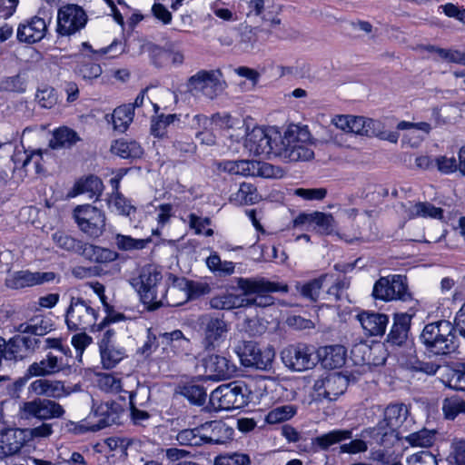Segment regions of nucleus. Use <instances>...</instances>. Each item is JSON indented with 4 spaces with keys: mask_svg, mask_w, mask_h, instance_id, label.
Instances as JSON below:
<instances>
[{
    "mask_svg": "<svg viewBox=\"0 0 465 465\" xmlns=\"http://www.w3.org/2000/svg\"><path fill=\"white\" fill-rule=\"evenodd\" d=\"M162 273L152 265L143 268L140 273L139 294L149 310H156L164 303L173 306L182 303L168 299L167 295L176 294L178 288L177 286L167 288L166 284L162 282Z\"/></svg>",
    "mask_w": 465,
    "mask_h": 465,
    "instance_id": "3",
    "label": "nucleus"
},
{
    "mask_svg": "<svg viewBox=\"0 0 465 465\" xmlns=\"http://www.w3.org/2000/svg\"><path fill=\"white\" fill-rule=\"evenodd\" d=\"M312 134L307 125H290L281 137L277 157L288 162L308 161L313 158L314 152L311 148Z\"/></svg>",
    "mask_w": 465,
    "mask_h": 465,
    "instance_id": "5",
    "label": "nucleus"
},
{
    "mask_svg": "<svg viewBox=\"0 0 465 465\" xmlns=\"http://www.w3.org/2000/svg\"><path fill=\"white\" fill-rule=\"evenodd\" d=\"M298 407L292 404L281 405L271 410L265 420L269 424H277L292 419L297 413Z\"/></svg>",
    "mask_w": 465,
    "mask_h": 465,
    "instance_id": "47",
    "label": "nucleus"
},
{
    "mask_svg": "<svg viewBox=\"0 0 465 465\" xmlns=\"http://www.w3.org/2000/svg\"><path fill=\"white\" fill-rule=\"evenodd\" d=\"M87 15L78 5L69 4L58 10L56 32L60 36H70L84 28Z\"/></svg>",
    "mask_w": 465,
    "mask_h": 465,
    "instance_id": "13",
    "label": "nucleus"
},
{
    "mask_svg": "<svg viewBox=\"0 0 465 465\" xmlns=\"http://www.w3.org/2000/svg\"><path fill=\"white\" fill-rule=\"evenodd\" d=\"M25 444L23 431L8 429L0 436V450L4 456H12L20 451Z\"/></svg>",
    "mask_w": 465,
    "mask_h": 465,
    "instance_id": "30",
    "label": "nucleus"
},
{
    "mask_svg": "<svg viewBox=\"0 0 465 465\" xmlns=\"http://www.w3.org/2000/svg\"><path fill=\"white\" fill-rule=\"evenodd\" d=\"M51 330L48 321L42 318H34L29 322L21 323L18 331L35 336H43Z\"/></svg>",
    "mask_w": 465,
    "mask_h": 465,
    "instance_id": "51",
    "label": "nucleus"
},
{
    "mask_svg": "<svg viewBox=\"0 0 465 465\" xmlns=\"http://www.w3.org/2000/svg\"><path fill=\"white\" fill-rule=\"evenodd\" d=\"M411 317L407 313L396 314L394 322L387 337V343L401 346L407 340Z\"/></svg>",
    "mask_w": 465,
    "mask_h": 465,
    "instance_id": "28",
    "label": "nucleus"
},
{
    "mask_svg": "<svg viewBox=\"0 0 465 465\" xmlns=\"http://www.w3.org/2000/svg\"><path fill=\"white\" fill-rule=\"evenodd\" d=\"M151 242L150 238L135 239L129 235L116 234L114 237V243L121 251H134L142 250Z\"/></svg>",
    "mask_w": 465,
    "mask_h": 465,
    "instance_id": "50",
    "label": "nucleus"
},
{
    "mask_svg": "<svg viewBox=\"0 0 465 465\" xmlns=\"http://www.w3.org/2000/svg\"><path fill=\"white\" fill-rule=\"evenodd\" d=\"M426 50L430 53H436L442 60L448 63L465 65V52L457 49L441 48L432 45H429Z\"/></svg>",
    "mask_w": 465,
    "mask_h": 465,
    "instance_id": "49",
    "label": "nucleus"
},
{
    "mask_svg": "<svg viewBox=\"0 0 465 465\" xmlns=\"http://www.w3.org/2000/svg\"><path fill=\"white\" fill-rule=\"evenodd\" d=\"M64 414L62 405L49 399L35 398L23 402L19 407L22 419L35 418L40 420L61 418Z\"/></svg>",
    "mask_w": 465,
    "mask_h": 465,
    "instance_id": "12",
    "label": "nucleus"
},
{
    "mask_svg": "<svg viewBox=\"0 0 465 465\" xmlns=\"http://www.w3.org/2000/svg\"><path fill=\"white\" fill-rule=\"evenodd\" d=\"M257 188L247 183H242L237 192V199L239 203H257L258 202Z\"/></svg>",
    "mask_w": 465,
    "mask_h": 465,
    "instance_id": "57",
    "label": "nucleus"
},
{
    "mask_svg": "<svg viewBox=\"0 0 465 465\" xmlns=\"http://www.w3.org/2000/svg\"><path fill=\"white\" fill-rule=\"evenodd\" d=\"M74 217L82 232L91 237L102 234L105 225L104 213L95 205H77L74 210Z\"/></svg>",
    "mask_w": 465,
    "mask_h": 465,
    "instance_id": "14",
    "label": "nucleus"
},
{
    "mask_svg": "<svg viewBox=\"0 0 465 465\" xmlns=\"http://www.w3.org/2000/svg\"><path fill=\"white\" fill-rule=\"evenodd\" d=\"M235 282L238 289L243 292L244 308L272 306L276 301L272 293L289 292L287 284L272 282L264 277H238L235 279Z\"/></svg>",
    "mask_w": 465,
    "mask_h": 465,
    "instance_id": "2",
    "label": "nucleus"
},
{
    "mask_svg": "<svg viewBox=\"0 0 465 465\" xmlns=\"http://www.w3.org/2000/svg\"><path fill=\"white\" fill-rule=\"evenodd\" d=\"M235 352L244 367H254L260 370H267L272 366L274 359V350L267 347L263 350L252 341H242L235 348Z\"/></svg>",
    "mask_w": 465,
    "mask_h": 465,
    "instance_id": "11",
    "label": "nucleus"
},
{
    "mask_svg": "<svg viewBox=\"0 0 465 465\" xmlns=\"http://www.w3.org/2000/svg\"><path fill=\"white\" fill-rule=\"evenodd\" d=\"M134 116V106L131 104L116 107L111 115L114 129L119 133H124L133 122Z\"/></svg>",
    "mask_w": 465,
    "mask_h": 465,
    "instance_id": "39",
    "label": "nucleus"
},
{
    "mask_svg": "<svg viewBox=\"0 0 465 465\" xmlns=\"http://www.w3.org/2000/svg\"><path fill=\"white\" fill-rule=\"evenodd\" d=\"M23 356L16 351L15 343H7L5 339L0 338V368L3 365V361H16L22 359Z\"/></svg>",
    "mask_w": 465,
    "mask_h": 465,
    "instance_id": "59",
    "label": "nucleus"
},
{
    "mask_svg": "<svg viewBox=\"0 0 465 465\" xmlns=\"http://www.w3.org/2000/svg\"><path fill=\"white\" fill-rule=\"evenodd\" d=\"M204 434L202 433V425L193 429H184L176 435V440L182 446L197 447L203 444Z\"/></svg>",
    "mask_w": 465,
    "mask_h": 465,
    "instance_id": "48",
    "label": "nucleus"
},
{
    "mask_svg": "<svg viewBox=\"0 0 465 465\" xmlns=\"http://www.w3.org/2000/svg\"><path fill=\"white\" fill-rule=\"evenodd\" d=\"M194 120L199 125H203V131H198L195 134L196 138L203 144L213 145L216 143V136L213 132L209 131L207 125H211V120L203 114H197L194 116Z\"/></svg>",
    "mask_w": 465,
    "mask_h": 465,
    "instance_id": "54",
    "label": "nucleus"
},
{
    "mask_svg": "<svg viewBox=\"0 0 465 465\" xmlns=\"http://www.w3.org/2000/svg\"><path fill=\"white\" fill-rule=\"evenodd\" d=\"M205 373L212 380H226L232 377L236 367L225 357L212 354L203 360Z\"/></svg>",
    "mask_w": 465,
    "mask_h": 465,
    "instance_id": "22",
    "label": "nucleus"
},
{
    "mask_svg": "<svg viewBox=\"0 0 465 465\" xmlns=\"http://www.w3.org/2000/svg\"><path fill=\"white\" fill-rule=\"evenodd\" d=\"M82 256L93 262L108 263L118 258V253L111 249L86 243L82 251Z\"/></svg>",
    "mask_w": 465,
    "mask_h": 465,
    "instance_id": "35",
    "label": "nucleus"
},
{
    "mask_svg": "<svg viewBox=\"0 0 465 465\" xmlns=\"http://www.w3.org/2000/svg\"><path fill=\"white\" fill-rule=\"evenodd\" d=\"M219 81L213 71L200 70L188 79V87L190 90L200 91L205 95L213 98L215 95V90Z\"/></svg>",
    "mask_w": 465,
    "mask_h": 465,
    "instance_id": "24",
    "label": "nucleus"
},
{
    "mask_svg": "<svg viewBox=\"0 0 465 465\" xmlns=\"http://www.w3.org/2000/svg\"><path fill=\"white\" fill-rule=\"evenodd\" d=\"M410 414L409 407L404 403L389 404L383 411V419L376 426L361 431L365 435L374 438L378 444L387 446L397 439L396 430L407 420Z\"/></svg>",
    "mask_w": 465,
    "mask_h": 465,
    "instance_id": "6",
    "label": "nucleus"
},
{
    "mask_svg": "<svg viewBox=\"0 0 465 465\" xmlns=\"http://www.w3.org/2000/svg\"><path fill=\"white\" fill-rule=\"evenodd\" d=\"M348 383V378L341 373H331L317 379L313 385L316 400L336 401L345 392Z\"/></svg>",
    "mask_w": 465,
    "mask_h": 465,
    "instance_id": "17",
    "label": "nucleus"
},
{
    "mask_svg": "<svg viewBox=\"0 0 465 465\" xmlns=\"http://www.w3.org/2000/svg\"><path fill=\"white\" fill-rule=\"evenodd\" d=\"M80 141L78 134L68 126H60L53 131L49 147L53 150L71 148Z\"/></svg>",
    "mask_w": 465,
    "mask_h": 465,
    "instance_id": "33",
    "label": "nucleus"
},
{
    "mask_svg": "<svg viewBox=\"0 0 465 465\" xmlns=\"http://www.w3.org/2000/svg\"><path fill=\"white\" fill-rule=\"evenodd\" d=\"M358 319L366 333L371 336L384 334L389 322L388 315L379 312H364L358 315Z\"/></svg>",
    "mask_w": 465,
    "mask_h": 465,
    "instance_id": "26",
    "label": "nucleus"
},
{
    "mask_svg": "<svg viewBox=\"0 0 465 465\" xmlns=\"http://www.w3.org/2000/svg\"><path fill=\"white\" fill-rule=\"evenodd\" d=\"M72 355L47 353L40 361L32 363L27 369L28 376H49L65 371L73 364Z\"/></svg>",
    "mask_w": 465,
    "mask_h": 465,
    "instance_id": "19",
    "label": "nucleus"
},
{
    "mask_svg": "<svg viewBox=\"0 0 465 465\" xmlns=\"http://www.w3.org/2000/svg\"><path fill=\"white\" fill-rule=\"evenodd\" d=\"M405 213L410 219L415 217H430L439 220L443 219V210L434 205H403Z\"/></svg>",
    "mask_w": 465,
    "mask_h": 465,
    "instance_id": "44",
    "label": "nucleus"
},
{
    "mask_svg": "<svg viewBox=\"0 0 465 465\" xmlns=\"http://www.w3.org/2000/svg\"><path fill=\"white\" fill-rule=\"evenodd\" d=\"M55 278V274L52 272H32L28 270L11 272L5 279V285L11 289H22L32 287L44 282H48Z\"/></svg>",
    "mask_w": 465,
    "mask_h": 465,
    "instance_id": "21",
    "label": "nucleus"
},
{
    "mask_svg": "<svg viewBox=\"0 0 465 465\" xmlns=\"http://www.w3.org/2000/svg\"><path fill=\"white\" fill-rule=\"evenodd\" d=\"M180 121V115L177 114L163 113L157 114L151 119L150 134L158 139H163L167 136V128L174 122Z\"/></svg>",
    "mask_w": 465,
    "mask_h": 465,
    "instance_id": "38",
    "label": "nucleus"
},
{
    "mask_svg": "<svg viewBox=\"0 0 465 465\" xmlns=\"http://www.w3.org/2000/svg\"><path fill=\"white\" fill-rule=\"evenodd\" d=\"M327 277V274H322L319 278L312 279L306 282H297L295 289L302 298L315 302L320 297L322 284Z\"/></svg>",
    "mask_w": 465,
    "mask_h": 465,
    "instance_id": "40",
    "label": "nucleus"
},
{
    "mask_svg": "<svg viewBox=\"0 0 465 465\" xmlns=\"http://www.w3.org/2000/svg\"><path fill=\"white\" fill-rule=\"evenodd\" d=\"M97 320L96 311L82 298H71L66 311L65 322L71 331H84L93 328Z\"/></svg>",
    "mask_w": 465,
    "mask_h": 465,
    "instance_id": "10",
    "label": "nucleus"
},
{
    "mask_svg": "<svg viewBox=\"0 0 465 465\" xmlns=\"http://www.w3.org/2000/svg\"><path fill=\"white\" fill-rule=\"evenodd\" d=\"M312 223L319 227V232L322 234H331L335 229L333 217L324 213H302L294 220L295 225Z\"/></svg>",
    "mask_w": 465,
    "mask_h": 465,
    "instance_id": "29",
    "label": "nucleus"
},
{
    "mask_svg": "<svg viewBox=\"0 0 465 465\" xmlns=\"http://www.w3.org/2000/svg\"><path fill=\"white\" fill-rule=\"evenodd\" d=\"M104 189L102 179L95 174H87L78 178L73 187L66 193L67 198H74L80 194H87L89 199L94 202L103 201V192Z\"/></svg>",
    "mask_w": 465,
    "mask_h": 465,
    "instance_id": "20",
    "label": "nucleus"
},
{
    "mask_svg": "<svg viewBox=\"0 0 465 465\" xmlns=\"http://www.w3.org/2000/svg\"><path fill=\"white\" fill-rule=\"evenodd\" d=\"M77 74L84 80L96 79L102 74V67L94 62H81L77 65Z\"/></svg>",
    "mask_w": 465,
    "mask_h": 465,
    "instance_id": "56",
    "label": "nucleus"
},
{
    "mask_svg": "<svg viewBox=\"0 0 465 465\" xmlns=\"http://www.w3.org/2000/svg\"><path fill=\"white\" fill-rule=\"evenodd\" d=\"M202 344L207 351L220 347L229 331L228 323L222 318L204 316L201 322Z\"/></svg>",
    "mask_w": 465,
    "mask_h": 465,
    "instance_id": "18",
    "label": "nucleus"
},
{
    "mask_svg": "<svg viewBox=\"0 0 465 465\" xmlns=\"http://www.w3.org/2000/svg\"><path fill=\"white\" fill-rule=\"evenodd\" d=\"M449 386L456 391H465V363L461 369L454 370L449 377Z\"/></svg>",
    "mask_w": 465,
    "mask_h": 465,
    "instance_id": "64",
    "label": "nucleus"
},
{
    "mask_svg": "<svg viewBox=\"0 0 465 465\" xmlns=\"http://www.w3.org/2000/svg\"><path fill=\"white\" fill-rule=\"evenodd\" d=\"M339 449L340 453L355 455L366 452L368 450V443L362 439H355L348 443L341 444Z\"/></svg>",
    "mask_w": 465,
    "mask_h": 465,
    "instance_id": "61",
    "label": "nucleus"
},
{
    "mask_svg": "<svg viewBox=\"0 0 465 465\" xmlns=\"http://www.w3.org/2000/svg\"><path fill=\"white\" fill-rule=\"evenodd\" d=\"M52 239L54 242V243L67 251L74 253H77L82 255V251L84 250V246L86 245V242H84L80 240H77L64 232H56L52 235Z\"/></svg>",
    "mask_w": 465,
    "mask_h": 465,
    "instance_id": "43",
    "label": "nucleus"
},
{
    "mask_svg": "<svg viewBox=\"0 0 465 465\" xmlns=\"http://www.w3.org/2000/svg\"><path fill=\"white\" fill-rule=\"evenodd\" d=\"M312 355V348L305 343L289 345L281 352L283 364L294 371H303L313 368L315 361Z\"/></svg>",
    "mask_w": 465,
    "mask_h": 465,
    "instance_id": "16",
    "label": "nucleus"
},
{
    "mask_svg": "<svg viewBox=\"0 0 465 465\" xmlns=\"http://www.w3.org/2000/svg\"><path fill=\"white\" fill-rule=\"evenodd\" d=\"M159 339L161 344L170 347L173 354L186 355L191 351V341L180 330L161 333Z\"/></svg>",
    "mask_w": 465,
    "mask_h": 465,
    "instance_id": "27",
    "label": "nucleus"
},
{
    "mask_svg": "<svg viewBox=\"0 0 465 465\" xmlns=\"http://www.w3.org/2000/svg\"><path fill=\"white\" fill-rule=\"evenodd\" d=\"M371 295L374 300L382 302L412 300V293L409 289L408 280L405 275L390 274L380 277L374 283Z\"/></svg>",
    "mask_w": 465,
    "mask_h": 465,
    "instance_id": "7",
    "label": "nucleus"
},
{
    "mask_svg": "<svg viewBox=\"0 0 465 465\" xmlns=\"http://www.w3.org/2000/svg\"><path fill=\"white\" fill-rule=\"evenodd\" d=\"M352 438V430H333L312 439V446L320 450H329L332 445Z\"/></svg>",
    "mask_w": 465,
    "mask_h": 465,
    "instance_id": "31",
    "label": "nucleus"
},
{
    "mask_svg": "<svg viewBox=\"0 0 465 465\" xmlns=\"http://www.w3.org/2000/svg\"><path fill=\"white\" fill-rule=\"evenodd\" d=\"M51 17H48L45 11L39 10L37 14L17 27L16 37L20 43L35 44L45 38Z\"/></svg>",
    "mask_w": 465,
    "mask_h": 465,
    "instance_id": "15",
    "label": "nucleus"
},
{
    "mask_svg": "<svg viewBox=\"0 0 465 465\" xmlns=\"http://www.w3.org/2000/svg\"><path fill=\"white\" fill-rule=\"evenodd\" d=\"M294 195L305 201H322L327 195L325 188H298L294 190Z\"/></svg>",
    "mask_w": 465,
    "mask_h": 465,
    "instance_id": "60",
    "label": "nucleus"
},
{
    "mask_svg": "<svg viewBox=\"0 0 465 465\" xmlns=\"http://www.w3.org/2000/svg\"><path fill=\"white\" fill-rule=\"evenodd\" d=\"M409 465H438L435 456L428 451L421 450L408 458Z\"/></svg>",
    "mask_w": 465,
    "mask_h": 465,
    "instance_id": "62",
    "label": "nucleus"
},
{
    "mask_svg": "<svg viewBox=\"0 0 465 465\" xmlns=\"http://www.w3.org/2000/svg\"><path fill=\"white\" fill-rule=\"evenodd\" d=\"M320 355L322 365L328 369L341 368L346 361V350L341 345L326 346Z\"/></svg>",
    "mask_w": 465,
    "mask_h": 465,
    "instance_id": "34",
    "label": "nucleus"
},
{
    "mask_svg": "<svg viewBox=\"0 0 465 465\" xmlns=\"http://www.w3.org/2000/svg\"><path fill=\"white\" fill-rule=\"evenodd\" d=\"M420 340L425 349L434 355H449L459 348L455 327L448 321H438L425 325Z\"/></svg>",
    "mask_w": 465,
    "mask_h": 465,
    "instance_id": "4",
    "label": "nucleus"
},
{
    "mask_svg": "<svg viewBox=\"0 0 465 465\" xmlns=\"http://www.w3.org/2000/svg\"><path fill=\"white\" fill-rule=\"evenodd\" d=\"M121 413L122 409L119 404H101L95 411V416L97 417V423L95 426L97 427V430H101L114 424H119L121 422Z\"/></svg>",
    "mask_w": 465,
    "mask_h": 465,
    "instance_id": "32",
    "label": "nucleus"
},
{
    "mask_svg": "<svg viewBox=\"0 0 465 465\" xmlns=\"http://www.w3.org/2000/svg\"><path fill=\"white\" fill-rule=\"evenodd\" d=\"M209 304L214 310H232L244 308V295L225 292L218 294L210 299Z\"/></svg>",
    "mask_w": 465,
    "mask_h": 465,
    "instance_id": "36",
    "label": "nucleus"
},
{
    "mask_svg": "<svg viewBox=\"0 0 465 465\" xmlns=\"http://www.w3.org/2000/svg\"><path fill=\"white\" fill-rule=\"evenodd\" d=\"M435 440V433L426 429L411 433L405 437V440L411 446L427 448L432 445Z\"/></svg>",
    "mask_w": 465,
    "mask_h": 465,
    "instance_id": "53",
    "label": "nucleus"
},
{
    "mask_svg": "<svg viewBox=\"0 0 465 465\" xmlns=\"http://www.w3.org/2000/svg\"><path fill=\"white\" fill-rule=\"evenodd\" d=\"M177 392L186 398L192 404L202 406L205 403L207 392L203 386L187 383L179 386Z\"/></svg>",
    "mask_w": 465,
    "mask_h": 465,
    "instance_id": "42",
    "label": "nucleus"
},
{
    "mask_svg": "<svg viewBox=\"0 0 465 465\" xmlns=\"http://www.w3.org/2000/svg\"><path fill=\"white\" fill-rule=\"evenodd\" d=\"M180 289L179 291H183L184 300H194L200 297L201 295H204L210 292V287L207 283L198 282L193 281H189L185 279H182L179 283Z\"/></svg>",
    "mask_w": 465,
    "mask_h": 465,
    "instance_id": "46",
    "label": "nucleus"
},
{
    "mask_svg": "<svg viewBox=\"0 0 465 465\" xmlns=\"http://www.w3.org/2000/svg\"><path fill=\"white\" fill-rule=\"evenodd\" d=\"M202 433L204 434L203 444H223L232 439L233 430L222 420H212L202 424Z\"/></svg>",
    "mask_w": 465,
    "mask_h": 465,
    "instance_id": "23",
    "label": "nucleus"
},
{
    "mask_svg": "<svg viewBox=\"0 0 465 465\" xmlns=\"http://www.w3.org/2000/svg\"><path fill=\"white\" fill-rule=\"evenodd\" d=\"M279 143H281V136L275 135L274 132L272 133L266 128L255 126L246 134L244 147L255 156L271 159L278 156Z\"/></svg>",
    "mask_w": 465,
    "mask_h": 465,
    "instance_id": "8",
    "label": "nucleus"
},
{
    "mask_svg": "<svg viewBox=\"0 0 465 465\" xmlns=\"http://www.w3.org/2000/svg\"><path fill=\"white\" fill-rule=\"evenodd\" d=\"M1 86L6 92L22 94L26 90V82L19 74H17L13 76L5 77L1 82Z\"/></svg>",
    "mask_w": 465,
    "mask_h": 465,
    "instance_id": "58",
    "label": "nucleus"
},
{
    "mask_svg": "<svg viewBox=\"0 0 465 465\" xmlns=\"http://www.w3.org/2000/svg\"><path fill=\"white\" fill-rule=\"evenodd\" d=\"M217 166L220 171L245 177L275 178L279 173L274 165L256 160H227L218 163Z\"/></svg>",
    "mask_w": 465,
    "mask_h": 465,
    "instance_id": "9",
    "label": "nucleus"
},
{
    "mask_svg": "<svg viewBox=\"0 0 465 465\" xmlns=\"http://www.w3.org/2000/svg\"><path fill=\"white\" fill-rule=\"evenodd\" d=\"M445 417L453 420L460 413H465V401L459 398L446 399L442 406Z\"/></svg>",
    "mask_w": 465,
    "mask_h": 465,
    "instance_id": "55",
    "label": "nucleus"
},
{
    "mask_svg": "<svg viewBox=\"0 0 465 465\" xmlns=\"http://www.w3.org/2000/svg\"><path fill=\"white\" fill-rule=\"evenodd\" d=\"M28 390L38 396H46L48 398L59 399L69 394L63 381L47 379L34 381L30 383Z\"/></svg>",
    "mask_w": 465,
    "mask_h": 465,
    "instance_id": "25",
    "label": "nucleus"
},
{
    "mask_svg": "<svg viewBox=\"0 0 465 465\" xmlns=\"http://www.w3.org/2000/svg\"><path fill=\"white\" fill-rule=\"evenodd\" d=\"M111 149L114 153L123 159H139L143 154V147L136 141L116 140Z\"/></svg>",
    "mask_w": 465,
    "mask_h": 465,
    "instance_id": "37",
    "label": "nucleus"
},
{
    "mask_svg": "<svg viewBox=\"0 0 465 465\" xmlns=\"http://www.w3.org/2000/svg\"><path fill=\"white\" fill-rule=\"evenodd\" d=\"M224 465H251V459L245 453L234 452L217 458Z\"/></svg>",
    "mask_w": 465,
    "mask_h": 465,
    "instance_id": "63",
    "label": "nucleus"
},
{
    "mask_svg": "<svg viewBox=\"0 0 465 465\" xmlns=\"http://www.w3.org/2000/svg\"><path fill=\"white\" fill-rule=\"evenodd\" d=\"M101 362L104 369H112L116 366L125 356V351L115 345H104L100 349Z\"/></svg>",
    "mask_w": 465,
    "mask_h": 465,
    "instance_id": "45",
    "label": "nucleus"
},
{
    "mask_svg": "<svg viewBox=\"0 0 465 465\" xmlns=\"http://www.w3.org/2000/svg\"><path fill=\"white\" fill-rule=\"evenodd\" d=\"M150 63L158 69L163 68L170 64V52L160 45L148 42L144 45Z\"/></svg>",
    "mask_w": 465,
    "mask_h": 465,
    "instance_id": "41",
    "label": "nucleus"
},
{
    "mask_svg": "<svg viewBox=\"0 0 465 465\" xmlns=\"http://www.w3.org/2000/svg\"><path fill=\"white\" fill-rule=\"evenodd\" d=\"M206 264L218 276L231 275L234 272V263L232 262H222L217 254L210 255L206 260Z\"/></svg>",
    "mask_w": 465,
    "mask_h": 465,
    "instance_id": "52",
    "label": "nucleus"
},
{
    "mask_svg": "<svg viewBox=\"0 0 465 465\" xmlns=\"http://www.w3.org/2000/svg\"><path fill=\"white\" fill-rule=\"evenodd\" d=\"M252 387L259 391H266L269 386L263 380L248 385L244 381H233L223 384L212 391L210 403L215 410H234L247 405L254 398Z\"/></svg>",
    "mask_w": 465,
    "mask_h": 465,
    "instance_id": "1",
    "label": "nucleus"
}]
</instances>
